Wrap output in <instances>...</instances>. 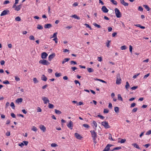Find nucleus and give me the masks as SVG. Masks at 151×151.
Wrapping results in <instances>:
<instances>
[{
    "label": "nucleus",
    "instance_id": "nucleus-1",
    "mask_svg": "<svg viewBox=\"0 0 151 151\" xmlns=\"http://www.w3.org/2000/svg\"><path fill=\"white\" fill-rule=\"evenodd\" d=\"M114 11L117 17L120 18L122 17L121 14L118 9L116 8L114 9Z\"/></svg>",
    "mask_w": 151,
    "mask_h": 151
},
{
    "label": "nucleus",
    "instance_id": "nucleus-2",
    "mask_svg": "<svg viewBox=\"0 0 151 151\" xmlns=\"http://www.w3.org/2000/svg\"><path fill=\"white\" fill-rule=\"evenodd\" d=\"M39 63L44 65H48L50 64V63L47 60H41L39 61Z\"/></svg>",
    "mask_w": 151,
    "mask_h": 151
},
{
    "label": "nucleus",
    "instance_id": "nucleus-3",
    "mask_svg": "<svg viewBox=\"0 0 151 151\" xmlns=\"http://www.w3.org/2000/svg\"><path fill=\"white\" fill-rule=\"evenodd\" d=\"M122 80L120 77V75L119 73L117 75L116 83L117 84H119L121 83Z\"/></svg>",
    "mask_w": 151,
    "mask_h": 151
},
{
    "label": "nucleus",
    "instance_id": "nucleus-4",
    "mask_svg": "<svg viewBox=\"0 0 151 151\" xmlns=\"http://www.w3.org/2000/svg\"><path fill=\"white\" fill-rule=\"evenodd\" d=\"M91 134V137L93 139H95L97 138V133L94 130H91L90 131Z\"/></svg>",
    "mask_w": 151,
    "mask_h": 151
},
{
    "label": "nucleus",
    "instance_id": "nucleus-5",
    "mask_svg": "<svg viewBox=\"0 0 151 151\" xmlns=\"http://www.w3.org/2000/svg\"><path fill=\"white\" fill-rule=\"evenodd\" d=\"M101 125L105 128L108 129L110 128V126L109 125L107 122H101Z\"/></svg>",
    "mask_w": 151,
    "mask_h": 151
},
{
    "label": "nucleus",
    "instance_id": "nucleus-6",
    "mask_svg": "<svg viewBox=\"0 0 151 151\" xmlns=\"http://www.w3.org/2000/svg\"><path fill=\"white\" fill-rule=\"evenodd\" d=\"M22 5H19L16 6V4L13 5L12 8L14 9L15 10L17 11H19L21 9Z\"/></svg>",
    "mask_w": 151,
    "mask_h": 151
},
{
    "label": "nucleus",
    "instance_id": "nucleus-7",
    "mask_svg": "<svg viewBox=\"0 0 151 151\" xmlns=\"http://www.w3.org/2000/svg\"><path fill=\"white\" fill-rule=\"evenodd\" d=\"M9 11L8 10L6 9L3 11L1 14V16H3L9 14Z\"/></svg>",
    "mask_w": 151,
    "mask_h": 151
},
{
    "label": "nucleus",
    "instance_id": "nucleus-8",
    "mask_svg": "<svg viewBox=\"0 0 151 151\" xmlns=\"http://www.w3.org/2000/svg\"><path fill=\"white\" fill-rule=\"evenodd\" d=\"M42 99L43 101L45 104H47V103H49L50 101L48 98L45 96L42 97Z\"/></svg>",
    "mask_w": 151,
    "mask_h": 151
},
{
    "label": "nucleus",
    "instance_id": "nucleus-9",
    "mask_svg": "<svg viewBox=\"0 0 151 151\" xmlns=\"http://www.w3.org/2000/svg\"><path fill=\"white\" fill-rule=\"evenodd\" d=\"M47 56V54L45 52H44L41 54V58L43 60L46 59Z\"/></svg>",
    "mask_w": 151,
    "mask_h": 151
},
{
    "label": "nucleus",
    "instance_id": "nucleus-10",
    "mask_svg": "<svg viewBox=\"0 0 151 151\" xmlns=\"http://www.w3.org/2000/svg\"><path fill=\"white\" fill-rule=\"evenodd\" d=\"M67 127L71 129H73V123L71 120L69 121V123L67 124Z\"/></svg>",
    "mask_w": 151,
    "mask_h": 151
},
{
    "label": "nucleus",
    "instance_id": "nucleus-11",
    "mask_svg": "<svg viewBox=\"0 0 151 151\" xmlns=\"http://www.w3.org/2000/svg\"><path fill=\"white\" fill-rule=\"evenodd\" d=\"M74 136L76 137L78 139H81L83 137L79 134L76 133L74 134Z\"/></svg>",
    "mask_w": 151,
    "mask_h": 151
},
{
    "label": "nucleus",
    "instance_id": "nucleus-12",
    "mask_svg": "<svg viewBox=\"0 0 151 151\" xmlns=\"http://www.w3.org/2000/svg\"><path fill=\"white\" fill-rule=\"evenodd\" d=\"M22 101L23 99L22 98H18L15 100V103L18 104H19L22 102Z\"/></svg>",
    "mask_w": 151,
    "mask_h": 151
},
{
    "label": "nucleus",
    "instance_id": "nucleus-13",
    "mask_svg": "<svg viewBox=\"0 0 151 151\" xmlns=\"http://www.w3.org/2000/svg\"><path fill=\"white\" fill-rule=\"evenodd\" d=\"M101 10L104 13H107L109 11V10L105 6H103L102 7Z\"/></svg>",
    "mask_w": 151,
    "mask_h": 151
},
{
    "label": "nucleus",
    "instance_id": "nucleus-14",
    "mask_svg": "<svg viewBox=\"0 0 151 151\" xmlns=\"http://www.w3.org/2000/svg\"><path fill=\"white\" fill-rule=\"evenodd\" d=\"M55 56V53H53L51 55H50L48 57V60L50 61L51 60L53 59Z\"/></svg>",
    "mask_w": 151,
    "mask_h": 151
},
{
    "label": "nucleus",
    "instance_id": "nucleus-15",
    "mask_svg": "<svg viewBox=\"0 0 151 151\" xmlns=\"http://www.w3.org/2000/svg\"><path fill=\"white\" fill-rule=\"evenodd\" d=\"M120 1L121 4L125 6H127L129 5L127 3L125 2L124 0H120Z\"/></svg>",
    "mask_w": 151,
    "mask_h": 151
},
{
    "label": "nucleus",
    "instance_id": "nucleus-16",
    "mask_svg": "<svg viewBox=\"0 0 151 151\" xmlns=\"http://www.w3.org/2000/svg\"><path fill=\"white\" fill-rule=\"evenodd\" d=\"M40 128L43 132H45L46 130V127L43 125H40Z\"/></svg>",
    "mask_w": 151,
    "mask_h": 151
},
{
    "label": "nucleus",
    "instance_id": "nucleus-17",
    "mask_svg": "<svg viewBox=\"0 0 151 151\" xmlns=\"http://www.w3.org/2000/svg\"><path fill=\"white\" fill-rule=\"evenodd\" d=\"M52 27V25L50 24H45L44 25V28L45 29H49Z\"/></svg>",
    "mask_w": 151,
    "mask_h": 151
},
{
    "label": "nucleus",
    "instance_id": "nucleus-18",
    "mask_svg": "<svg viewBox=\"0 0 151 151\" xmlns=\"http://www.w3.org/2000/svg\"><path fill=\"white\" fill-rule=\"evenodd\" d=\"M113 145L108 144L106 145L104 149H105L107 151H109V150H110V147Z\"/></svg>",
    "mask_w": 151,
    "mask_h": 151
},
{
    "label": "nucleus",
    "instance_id": "nucleus-19",
    "mask_svg": "<svg viewBox=\"0 0 151 151\" xmlns=\"http://www.w3.org/2000/svg\"><path fill=\"white\" fill-rule=\"evenodd\" d=\"M41 80L42 81H46L47 80V78L46 77L44 74L42 75L41 77Z\"/></svg>",
    "mask_w": 151,
    "mask_h": 151
},
{
    "label": "nucleus",
    "instance_id": "nucleus-20",
    "mask_svg": "<svg viewBox=\"0 0 151 151\" xmlns=\"http://www.w3.org/2000/svg\"><path fill=\"white\" fill-rule=\"evenodd\" d=\"M143 6L147 10V11H149L150 10L151 8H150L147 5H143Z\"/></svg>",
    "mask_w": 151,
    "mask_h": 151
},
{
    "label": "nucleus",
    "instance_id": "nucleus-21",
    "mask_svg": "<svg viewBox=\"0 0 151 151\" xmlns=\"http://www.w3.org/2000/svg\"><path fill=\"white\" fill-rule=\"evenodd\" d=\"M132 145L134 147L138 149H140V148L139 146L138 145L137 143H133L132 144Z\"/></svg>",
    "mask_w": 151,
    "mask_h": 151
},
{
    "label": "nucleus",
    "instance_id": "nucleus-22",
    "mask_svg": "<svg viewBox=\"0 0 151 151\" xmlns=\"http://www.w3.org/2000/svg\"><path fill=\"white\" fill-rule=\"evenodd\" d=\"M71 17H73L75 19H77L79 20L80 18V17L78 16L76 14H74L73 15H72L71 16Z\"/></svg>",
    "mask_w": 151,
    "mask_h": 151
},
{
    "label": "nucleus",
    "instance_id": "nucleus-23",
    "mask_svg": "<svg viewBox=\"0 0 151 151\" xmlns=\"http://www.w3.org/2000/svg\"><path fill=\"white\" fill-rule=\"evenodd\" d=\"M70 60V58H65L63 61L62 62L63 64H64L66 62H68Z\"/></svg>",
    "mask_w": 151,
    "mask_h": 151
},
{
    "label": "nucleus",
    "instance_id": "nucleus-24",
    "mask_svg": "<svg viewBox=\"0 0 151 151\" xmlns=\"http://www.w3.org/2000/svg\"><path fill=\"white\" fill-rule=\"evenodd\" d=\"M87 70L89 73L93 72L94 71V70L91 68H88Z\"/></svg>",
    "mask_w": 151,
    "mask_h": 151
},
{
    "label": "nucleus",
    "instance_id": "nucleus-25",
    "mask_svg": "<svg viewBox=\"0 0 151 151\" xmlns=\"http://www.w3.org/2000/svg\"><path fill=\"white\" fill-rule=\"evenodd\" d=\"M114 110L116 113H118L119 111V108L118 107H115L114 108Z\"/></svg>",
    "mask_w": 151,
    "mask_h": 151
},
{
    "label": "nucleus",
    "instance_id": "nucleus-26",
    "mask_svg": "<svg viewBox=\"0 0 151 151\" xmlns=\"http://www.w3.org/2000/svg\"><path fill=\"white\" fill-rule=\"evenodd\" d=\"M121 149V147H118L114 148L113 150H111V151H113L114 150H118Z\"/></svg>",
    "mask_w": 151,
    "mask_h": 151
},
{
    "label": "nucleus",
    "instance_id": "nucleus-27",
    "mask_svg": "<svg viewBox=\"0 0 151 151\" xmlns=\"http://www.w3.org/2000/svg\"><path fill=\"white\" fill-rule=\"evenodd\" d=\"M130 87L128 81H127L126 82V85L125 86V88L126 89H127L129 88Z\"/></svg>",
    "mask_w": 151,
    "mask_h": 151
},
{
    "label": "nucleus",
    "instance_id": "nucleus-28",
    "mask_svg": "<svg viewBox=\"0 0 151 151\" xmlns=\"http://www.w3.org/2000/svg\"><path fill=\"white\" fill-rule=\"evenodd\" d=\"M93 24L95 27H97L98 28H100L101 27V26L100 25L96 23H94Z\"/></svg>",
    "mask_w": 151,
    "mask_h": 151
},
{
    "label": "nucleus",
    "instance_id": "nucleus-29",
    "mask_svg": "<svg viewBox=\"0 0 151 151\" xmlns=\"http://www.w3.org/2000/svg\"><path fill=\"white\" fill-rule=\"evenodd\" d=\"M109 138L110 140H111V141H114L115 140V139H113L112 138V136H111V134L110 133H109Z\"/></svg>",
    "mask_w": 151,
    "mask_h": 151
},
{
    "label": "nucleus",
    "instance_id": "nucleus-30",
    "mask_svg": "<svg viewBox=\"0 0 151 151\" xmlns=\"http://www.w3.org/2000/svg\"><path fill=\"white\" fill-rule=\"evenodd\" d=\"M37 28L39 29H43V27L40 24H38L37 27Z\"/></svg>",
    "mask_w": 151,
    "mask_h": 151
},
{
    "label": "nucleus",
    "instance_id": "nucleus-31",
    "mask_svg": "<svg viewBox=\"0 0 151 151\" xmlns=\"http://www.w3.org/2000/svg\"><path fill=\"white\" fill-rule=\"evenodd\" d=\"M55 112L56 114H60L61 113V111L57 109H55Z\"/></svg>",
    "mask_w": 151,
    "mask_h": 151
},
{
    "label": "nucleus",
    "instance_id": "nucleus-32",
    "mask_svg": "<svg viewBox=\"0 0 151 151\" xmlns=\"http://www.w3.org/2000/svg\"><path fill=\"white\" fill-rule=\"evenodd\" d=\"M118 99L119 100L122 101L123 99L120 94H118Z\"/></svg>",
    "mask_w": 151,
    "mask_h": 151
},
{
    "label": "nucleus",
    "instance_id": "nucleus-33",
    "mask_svg": "<svg viewBox=\"0 0 151 151\" xmlns=\"http://www.w3.org/2000/svg\"><path fill=\"white\" fill-rule=\"evenodd\" d=\"M55 76L56 77H59L61 76V74L60 73H58V72H56L55 73Z\"/></svg>",
    "mask_w": 151,
    "mask_h": 151
},
{
    "label": "nucleus",
    "instance_id": "nucleus-34",
    "mask_svg": "<svg viewBox=\"0 0 151 151\" xmlns=\"http://www.w3.org/2000/svg\"><path fill=\"white\" fill-rule=\"evenodd\" d=\"M83 126L85 128L88 129L90 127V126L87 124H84L83 125Z\"/></svg>",
    "mask_w": 151,
    "mask_h": 151
},
{
    "label": "nucleus",
    "instance_id": "nucleus-35",
    "mask_svg": "<svg viewBox=\"0 0 151 151\" xmlns=\"http://www.w3.org/2000/svg\"><path fill=\"white\" fill-rule=\"evenodd\" d=\"M10 106L11 107H12V108L13 109H14L15 108V106L14 105V104L13 102H12L10 104Z\"/></svg>",
    "mask_w": 151,
    "mask_h": 151
},
{
    "label": "nucleus",
    "instance_id": "nucleus-36",
    "mask_svg": "<svg viewBox=\"0 0 151 151\" xmlns=\"http://www.w3.org/2000/svg\"><path fill=\"white\" fill-rule=\"evenodd\" d=\"M48 107L50 109H52L54 107V105L50 103H49Z\"/></svg>",
    "mask_w": 151,
    "mask_h": 151
},
{
    "label": "nucleus",
    "instance_id": "nucleus-37",
    "mask_svg": "<svg viewBox=\"0 0 151 151\" xmlns=\"http://www.w3.org/2000/svg\"><path fill=\"white\" fill-rule=\"evenodd\" d=\"M70 64L71 65H72V64L76 65V64H77V63L76 61H73V60H72V61H70Z\"/></svg>",
    "mask_w": 151,
    "mask_h": 151
},
{
    "label": "nucleus",
    "instance_id": "nucleus-38",
    "mask_svg": "<svg viewBox=\"0 0 151 151\" xmlns=\"http://www.w3.org/2000/svg\"><path fill=\"white\" fill-rule=\"evenodd\" d=\"M92 124H93L94 126L96 128L97 127V124L96 121H93V122Z\"/></svg>",
    "mask_w": 151,
    "mask_h": 151
},
{
    "label": "nucleus",
    "instance_id": "nucleus-39",
    "mask_svg": "<svg viewBox=\"0 0 151 151\" xmlns=\"http://www.w3.org/2000/svg\"><path fill=\"white\" fill-rule=\"evenodd\" d=\"M29 39L30 40H35V37L34 36L32 35L30 36L29 37Z\"/></svg>",
    "mask_w": 151,
    "mask_h": 151
},
{
    "label": "nucleus",
    "instance_id": "nucleus-40",
    "mask_svg": "<svg viewBox=\"0 0 151 151\" xmlns=\"http://www.w3.org/2000/svg\"><path fill=\"white\" fill-rule=\"evenodd\" d=\"M84 25L86 27L89 28L90 30H92V29L91 26L87 24H85Z\"/></svg>",
    "mask_w": 151,
    "mask_h": 151
},
{
    "label": "nucleus",
    "instance_id": "nucleus-41",
    "mask_svg": "<svg viewBox=\"0 0 151 151\" xmlns=\"http://www.w3.org/2000/svg\"><path fill=\"white\" fill-rule=\"evenodd\" d=\"M127 48V47L125 45L122 46L121 47V49L122 50H125Z\"/></svg>",
    "mask_w": 151,
    "mask_h": 151
},
{
    "label": "nucleus",
    "instance_id": "nucleus-42",
    "mask_svg": "<svg viewBox=\"0 0 151 151\" xmlns=\"http://www.w3.org/2000/svg\"><path fill=\"white\" fill-rule=\"evenodd\" d=\"M111 1L115 5H116L117 4V2L114 0H111Z\"/></svg>",
    "mask_w": 151,
    "mask_h": 151
},
{
    "label": "nucleus",
    "instance_id": "nucleus-43",
    "mask_svg": "<svg viewBox=\"0 0 151 151\" xmlns=\"http://www.w3.org/2000/svg\"><path fill=\"white\" fill-rule=\"evenodd\" d=\"M32 130H33L34 131L36 132L37 130V129L35 126H33L32 128Z\"/></svg>",
    "mask_w": 151,
    "mask_h": 151
},
{
    "label": "nucleus",
    "instance_id": "nucleus-44",
    "mask_svg": "<svg viewBox=\"0 0 151 151\" xmlns=\"http://www.w3.org/2000/svg\"><path fill=\"white\" fill-rule=\"evenodd\" d=\"M33 80L35 83H37L38 82V81L37 80L36 78H34L33 79Z\"/></svg>",
    "mask_w": 151,
    "mask_h": 151
},
{
    "label": "nucleus",
    "instance_id": "nucleus-45",
    "mask_svg": "<svg viewBox=\"0 0 151 151\" xmlns=\"http://www.w3.org/2000/svg\"><path fill=\"white\" fill-rule=\"evenodd\" d=\"M15 79L17 81H19L20 80V78L17 76H15Z\"/></svg>",
    "mask_w": 151,
    "mask_h": 151
},
{
    "label": "nucleus",
    "instance_id": "nucleus-46",
    "mask_svg": "<svg viewBox=\"0 0 151 151\" xmlns=\"http://www.w3.org/2000/svg\"><path fill=\"white\" fill-rule=\"evenodd\" d=\"M15 19L16 21H20L21 20V18L19 17H17L15 18Z\"/></svg>",
    "mask_w": 151,
    "mask_h": 151
},
{
    "label": "nucleus",
    "instance_id": "nucleus-47",
    "mask_svg": "<svg viewBox=\"0 0 151 151\" xmlns=\"http://www.w3.org/2000/svg\"><path fill=\"white\" fill-rule=\"evenodd\" d=\"M111 41L109 40H108L107 42H106V45L108 47H109L110 45L109 44V43Z\"/></svg>",
    "mask_w": 151,
    "mask_h": 151
},
{
    "label": "nucleus",
    "instance_id": "nucleus-48",
    "mask_svg": "<svg viewBox=\"0 0 151 151\" xmlns=\"http://www.w3.org/2000/svg\"><path fill=\"white\" fill-rule=\"evenodd\" d=\"M57 32H55V33L53 35V36L51 38H53V37H54V38L55 37H57Z\"/></svg>",
    "mask_w": 151,
    "mask_h": 151
},
{
    "label": "nucleus",
    "instance_id": "nucleus-49",
    "mask_svg": "<svg viewBox=\"0 0 151 151\" xmlns=\"http://www.w3.org/2000/svg\"><path fill=\"white\" fill-rule=\"evenodd\" d=\"M151 134V130H149L147 131L145 134L146 135H149Z\"/></svg>",
    "mask_w": 151,
    "mask_h": 151
},
{
    "label": "nucleus",
    "instance_id": "nucleus-50",
    "mask_svg": "<svg viewBox=\"0 0 151 151\" xmlns=\"http://www.w3.org/2000/svg\"><path fill=\"white\" fill-rule=\"evenodd\" d=\"M136 105V104L135 103H133L131 104L130 107V108L134 107Z\"/></svg>",
    "mask_w": 151,
    "mask_h": 151
},
{
    "label": "nucleus",
    "instance_id": "nucleus-51",
    "mask_svg": "<svg viewBox=\"0 0 151 151\" xmlns=\"http://www.w3.org/2000/svg\"><path fill=\"white\" fill-rule=\"evenodd\" d=\"M137 108H134L132 110V113L135 112L137 111Z\"/></svg>",
    "mask_w": 151,
    "mask_h": 151
},
{
    "label": "nucleus",
    "instance_id": "nucleus-52",
    "mask_svg": "<svg viewBox=\"0 0 151 151\" xmlns=\"http://www.w3.org/2000/svg\"><path fill=\"white\" fill-rule=\"evenodd\" d=\"M97 116L99 117H100L101 119H103L104 118V117L103 116L100 114L97 115Z\"/></svg>",
    "mask_w": 151,
    "mask_h": 151
},
{
    "label": "nucleus",
    "instance_id": "nucleus-53",
    "mask_svg": "<svg viewBox=\"0 0 151 151\" xmlns=\"http://www.w3.org/2000/svg\"><path fill=\"white\" fill-rule=\"evenodd\" d=\"M109 110L107 109H104V113H108L109 112Z\"/></svg>",
    "mask_w": 151,
    "mask_h": 151
},
{
    "label": "nucleus",
    "instance_id": "nucleus-54",
    "mask_svg": "<svg viewBox=\"0 0 151 151\" xmlns=\"http://www.w3.org/2000/svg\"><path fill=\"white\" fill-rule=\"evenodd\" d=\"M3 83L4 84H9V81L7 80H6L3 82Z\"/></svg>",
    "mask_w": 151,
    "mask_h": 151
},
{
    "label": "nucleus",
    "instance_id": "nucleus-55",
    "mask_svg": "<svg viewBox=\"0 0 151 151\" xmlns=\"http://www.w3.org/2000/svg\"><path fill=\"white\" fill-rule=\"evenodd\" d=\"M126 141V140L125 139H121L120 142L121 143H124Z\"/></svg>",
    "mask_w": 151,
    "mask_h": 151
},
{
    "label": "nucleus",
    "instance_id": "nucleus-56",
    "mask_svg": "<svg viewBox=\"0 0 151 151\" xmlns=\"http://www.w3.org/2000/svg\"><path fill=\"white\" fill-rule=\"evenodd\" d=\"M129 51L131 53H132V47L130 45L129 46Z\"/></svg>",
    "mask_w": 151,
    "mask_h": 151
},
{
    "label": "nucleus",
    "instance_id": "nucleus-57",
    "mask_svg": "<svg viewBox=\"0 0 151 151\" xmlns=\"http://www.w3.org/2000/svg\"><path fill=\"white\" fill-rule=\"evenodd\" d=\"M58 145L55 143H53L51 144V146L52 147H56Z\"/></svg>",
    "mask_w": 151,
    "mask_h": 151
},
{
    "label": "nucleus",
    "instance_id": "nucleus-58",
    "mask_svg": "<svg viewBox=\"0 0 151 151\" xmlns=\"http://www.w3.org/2000/svg\"><path fill=\"white\" fill-rule=\"evenodd\" d=\"M150 75V73H149L148 74L145 75L144 77V78L146 79V78L148 76H149Z\"/></svg>",
    "mask_w": 151,
    "mask_h": 151
},
{
    "label": "nucleus",
    "instance_id": "nucleus-59",
    "mask_svg": "<svg viewBox=\"0 0 151 151\" xmlns=\"http://www.w3.org/2000/svg\"><path fill=\"white\" fill-rule=\"evenodd\" d=\"M138 88V86H134L132 88H131V89L133 90H135V89L137 88Z\"/></svg>",
    "mask_w": 151,
    "mask_h": 151
},
{
    "label": "nucleus",
    "instance_id": "nucleus-60",
    "mask_svg": "<svg viewBox=\"0 0 151 151\" xmlns=\"http://www.w3.org/2000/svg\"><path fill=\"white\" fill-rule=\"evenodd\" d=\"M140 74V73H137L136 74L134 75V76H133V78H136L137 76H138Z\"/></svg>",
    "mask_w": 151,
    "mask_h": 151
},
{
    "label": "nucleus",
    "instance_id": "nucleus-61",
    "mask_svg": "<svg viewBox=\"0 0 151 151\" xmlns=\"http://www.w3.org/2000/svg\"><path fill=\"white\" fill-rule=\"evenodd\" d=\"M74 82L76 84H79V86H80L81 85V84L79 81L77 80H75L74 81Z\"/></svg>",
    "mask_w": 151,
    "mask_h": 151
},
{
    "label": "nucleus",
    "instance_id": "nucleus-62",
    "mask_svg": "<svg viewBox=\"0 0 151 151\" xmlns=\"http://www.w3.org/2000/svg\"><path fill=\"white\" fill-rule=\"evenodd\" d=\"M11 116L13 118H15L16 117V116L15 114L13 113H11Z\"/></svg>",
    "mask_w": 151,
    "mask_h": 151
},
{
    "label": "nucleus",
    "instance_id": "nucleus-63",
    "mask_svg": "<svg viewBox=\"0 0 151 151\" xmlns=\"http://www.w3.org/2000/svg\"><path fill=\"white\" fill-rule=\"evenodd\" d=\"M138 10L140 11H142L143 10V9L141 6H139V7Z\"/></svg>",
    "mask_w": 151,
    "mask_h": 151
},
{
    "label": "nucleus",
    "instance_id": "nucleus-64",
    "mask_svg": "<svg viewBox=\"0 0 151 151\" xmlns=\"http://www.w3.org/2000/svg\"><path fill=\"white\" fill-rule=\"evenodd\" d=\"M58 40L57 37H55L53 39V40L56 43H57L58 42Z\"/></svg>",
    "mask_w": 151,
    "mask_h": 151
}]
</instances>
